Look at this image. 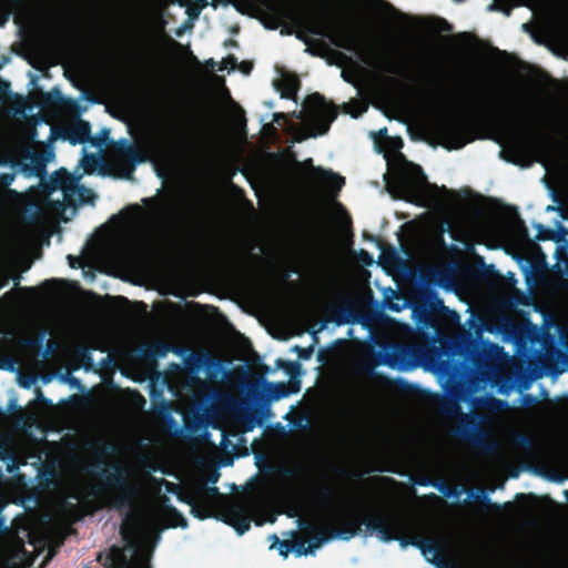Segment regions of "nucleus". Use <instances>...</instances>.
<instances>
[{
	"mask_svg": "<svg viewBox=\"0 0 568 568\" xmlns=\"http://www.w3.org/2000/svg\"><path fill=\"white\" fill-rule=\"evenodd\" d=\"M359 256H361V260L365 263H371L372 262V256L369 255L368 252L364 251V250H361L359 252Z\"/></svg>",
	"mask_w": 568,
	"mask_h": 568,
	"instance_id": "obj_50",
	"label": "nucleus"
},
{
	"mask_svg": "<svg viewBox=\"0 0 568 568\" xmlns=\"http://www.w3.org/2000/svg\"><path fill=\"white\" fill-rule=\"evenodd\" d=\"M11 280V274L7 270H0V288L7 286Z\"/></svg>",
	"mask_w": 568,
	"mask_h": 568,
	"instance_id": "obj_43",
	"label": "nucleus"
},
{
	"mask_svg": "<svg viewBox=\"0 0 568 568\" xmlns=\"http://www.w3.org/2000/svg\"><path fill=\"white\" fill-rule=\"evenodd\" d=\"M290 276H291V274L286 273L285 276H284V280H287Z\"/></svg>",
	"mask_w": 568,
	"mask_h": 568,
	"instance_id": "obj_63",
	"label": "nucleus"
},
{
	"mask_svg": "<svg viewBox=\"0 0 568 568\" xmlns=\"http://www.w3.org/2000/svg\"><path fill=\"white\" fill-rule=\"evenodd\" d=\"M382 68L387 73L399 75H406L410 70L406 60L395 61L386 59L383 61Z\"/></svg>",
	"mask_w": 568,
	"mask_h": 568,
	"instance_id": "obj_25",
	"label": "nucleus"
},
{
	"mask_svg": "<svg viewBox=\"0 0 568 568\" xmlns=\"http://www.w3.org/2000/svg\"><path fill=\"white\" fill-rule=\"evenodd\" d=\"M227 44L236 47L237 42L235 40H229Z\"/></svg>",
	"mask_w": 568,
	"mask_h": 568,
	"instance_id": "obj_60",
	"label": "nucleus"
},
{
	"mask_svg": "<svg viewBox=\"0 0 568 568\" xmlns=\"http://www.w3.org/2000/svg\"><path fill=\"white\" fill-rule=\"evenodd\" d=\"M514 442L516 444V446L523 448V449H526V450H530L534 448L535 446V442L532 439V437L528 434H517L514 438Z\"/></svg>",
	"mask_w": 568,
	"mask_h": 568,
	"instance_id": "obj_32",
	"label": "nucleus"
},
{
	"mask_svg": "<svg viewBox=\"0 0 568 568\" xmlns=\"http://www.w3.org/2000/svg\"><path fill=\"white\" fill-rule=\"evenodd\" d=\"M184 427L186 428V430H189L191 433H196L200 429V422H199V419L185 418Z\"/></svg>",
	"mask_w": 568,
	"mask_h": 568,
	"instance_id": "obj_41",
	"label": "nucleus"
},
{
	"mask_svg": "<svg viewBox=\"0 0 568 568\" xmlns=\"http://www.w3.org/2000/svg\"><path fill=\"white\" fill-rule=\"evenodd\" d=\"M489 122L506 134L510 141V151L517 156L530 153L545 154L551 149L554 138L546 132L540 118L494 110L488 114Z\"/></svg>",
	"mask_w": 568,
	"mask_h": 568,
	"instance_id": "obj_2",
	"label": "nucleus"
},
{
	"mask_svg": "<svg viewBox=\"0 0 568 568\" xmlns=\"http://www.w3.org/2000/svg\"><path fill=\"white\" fill-rule=\"evenodd\" d=\"M270 17L274 20L271 29H276L284 20H291L298 30L296 38L306 44L305 52L323 57L320 52L327 48L323 39L310 38L308 34L328 38L337 48L362 53L369 52L364 33L353 20L333 23L323 11L297 7L291 0H261Z\"/></svg>",
	"mask_w": 568,
	"mask_h": 568,
	"instance_id": "obj_1",
	"label": "nucleus"
},
{
	"mask_svg": "<svg viewBox=\"0 0 568 568\" xmlns=\"http://www.w3.org/2000/svg\"><path fill=\"white\" fill-rule=\"evenodd\" d=\"M47 331L42 329L37 336L28 337L22 343L26 346L40 348L42 346V343L45 338Z\"/></svg>",
	"mask_w": 568,
	"mask_h": 568,
	"instance_id": "obj_33",
	"label": "nucleus"
},
{
	"mask_svg": "<svg viewBox=\"0 0 568 568\" xmlns=\"http://www.w3.org/2000/svg\"><path fill=\"white\" fill-rule=\"evenodd\" d=\"M68 260H69V262H70V266H71V267H75V264H74V263L78 261V260H77V257H74V256H72V255H69V256H68Z\"/></svg>",
	"mask_w": 568,
	"mask_h": 568,
	"instance_id": "obj_55",
	"label": "nucleus"
},
{
	"mask_svg": "<svg viewBox=\"0 0 568 568\" xmlns=\"http://www.w3.org/2000/svg\"><path fill=\"white\" fill-rule=\"evenodd\" d=\"M293 351L297 353V355H298V357L301 359H308L312 356V353H313V348L312 347L304 348V347H301L298 345H295L293 347Z\"/></svg>",
	"mask_w": 568,
	"mask_h": 568,
	"instance_id": "obj_38",
	"label": "nucleus"
},
{
	"mask_svg": "<svg viewBox=\"0 0 568 568\" xmlns=\"http://www.w3.org/2000/svg\"><path fill=\"white\" fill-rule=\"evenodd\" d=\"M266 389L270 398L274 400H278L290 395V390L287 389V386L284 383H268L266 385Z\"/></svg>",
	"mask_w": 568,
	"mask_h": 568,
	"instance_id": "obj_27",
	"label": "nucleus"
},
{
	"mask_svg": "<svg viewBox=\"0 0 568 568\" xmlns=\"http://www.w3.org/2000/svg\"><path fill=\"white\" fill-rule=\"evenodd\" d=\"M138 74L142 80H150L154 74V60L146 51L136 57Z\"/></svg>",
	"mask_w": 568,
	"mask_h": 568,
	"instance_id": "obj_19",
	"label": "nucleus"
},
{
	"mask_svg": "<svg viewBox=\"0 0 568 568\" xmlns=\"http://www.w3.org/2000/svg\"><path fill=\"white\" fill-rule=\"evenodd\" d=\"M440 318H447L452 323H457L459 321V315L456 311H452L448 308V312L443 313Z\"/></svg>",
	"mask_w": 568,
	"mask_h": 568,
	"instance_id": "obj_45",
	"label": "nucleus"
},
{
	"mask_svg": "<svg viewBox=\"0 0 568 568\" xmlns=\"http://www.w3.org/2000/svg\"><path fill=\"white\" fill-rule=\"evenodd\" d=\"M54 470L53 468L49 467L40 471V478L41 480H47L48 483L53 478Z\"/></svg>",
	"mask_w": 568,
	"mask_h": 568,
	"instance_id": "obj_46",
	"label": "nucleus"
},
{
	"mask_svg": "<svg viewBox=\"0 0 568 568\" xmlns=\"http://www.w3.org/2000/svg\"><path fill=\"white\" fill-rule=\"evenodd\" d=\"M423 355V347L416 344L385 343L382 349L374 356L372 363L362 365V371L372 375L378 365H387L392 368L407 367Z\"/></svg>",
	"mask_w": 568,
	"mask_h": 568,
	"instance_id": "obj_6",
	"label": "nucleus"
},
{
	"mask_svg": "<svg viewBox=\"0 0 568 568\" xmlns=\"http://www.w3.org/2000/svg\"><path fill=\"white\" fill-rule=\"evenodd\" d=\"M171 343L165 341H154L145 344L140 348L141 356L146 362H155L158 358H163L170 353Z\"/></svg>",
	"mask_w": 568,
	"mask_h": 568,
	"instance_id": "obj_18",
	"label": "nucleus"
},
{
	"mask_svg": "<svg viewBox=\"0 0 568 568\" xmlns=\"http://www.w3.org/2000/svg\"><path fill=\"white\" fill-rule=\"evenodd\" d=\"M170 353H173L178 356H184L186 353H189V348L185 346L171 344Z\"/></svg>",
	"mask_w": 568,
	"mask_h": 568,
	"instance_id": "obj_44",
	"label": "nucleus"
},
{
	"mask_svg": "<svg viewBox=\"0 0 568 568\" xmlns=\"http://www.w3.org/2000/svg\"><path fill=\"white\" fill-rule=\"evenodd\" d=\"M337 521L339 524L337 527L327 526L311 534V538L307 545V550L310 554H314L316 549L321 548L325 542L333 538L349 540L351 538L361 534L358 515L353 513L343 514L337 517Z\"/></svg>",
	"mask_w": 568,
	"mask_h": 568,
	"instance_id": "obj_7",
	"label": "nucleus"
},
{
	"mask_svg": "<svg viewBox=\"0 0 568 568\" xmlns=\"http://www.w3.org/2000/svg\"><path fill=\"white\" fill-rule=\"evenodd\" d=\"M9 163H10V160L8 158H4V156L0 158V166L8 165ZM14 178H16L14 172H9V173L0 172V187L6 189V193L9 195H17V192L14 190L9 189V186L13 182Z\"/></svg>",
	"mask_w": 568,
	"mask_h": 568,
	"instance_id": "obj_26",
	"label": "nucleus"
},
{
	"mask_svg": "<svg viewBox=\"0 0 568 568\" xmlns=\"http://www.w3.org/2000/svg\"><path fill=\"white\" fill-rule=\"evenodd\" d=\"M210 357L211 359H205L203 368L206 369L207 376L210 378H215L222 371V361L211 353Z\"/></svg>",
	"mask_w": 568,
	"mask_h": 568,
	"instance_id": "obj_28",
	"label": "nucleus"
},
{
	"mask_svg": "<svg viewBox=\"0 0 568 568\" xmlns=\"http://www.w3.org/2000/svg\"><path fill=\"white\" fill-rule=\"evenodd\" d=\"M303 164L310 170L306 175V184L310 189H317L320 184H326L329 189L338 192L345 185L344 176L336 174L332 170L313 165L312 159L305 160Z\"/></svg>",
	"mask_w": 568,
	"mask_h": 568,
	"instance_id": "obj_14",
	"label": "nucleus"
},
{
	"mask_svg": "<svg viewBox=\"0 0 568 568\" xmlns=\"http://www.w3.org/2000/svg\"><path fill=\"white\" fill-rule=\"evenodd\" d=\"M165 513L168 517L172 520V527L186 526V520L182 516V514L173 506H165Z\"/></svg>",
	"mask_w": 568,
	"mask_h": 568,
	"instance_id": "obj_31",
	"label": "nucleus"
},
{
	"mask_svg": "<svg viewBox=\"0 0 568 568\" xmlns=\"http://www.w3.org/2000/svg\"><path fill=\"white\" fill-rule=\"evenodd\" d=\"M47 158L42 152L27 151L20 162L21 171L27 176L43 178L47 173Z\"/></svg>",
	"mask_w": 568,
	"mask_h": 568,
	"instance_id": "obj_16",
	"label": "nucleus"
},
{
	"mask_svg": "<svg viewBox=\"0 0 568 568\" xmlns=\"http://www.w3.org/2000/svg\"><path fill=\"white\" fill-rule=\"evenodd\" d=\"M207 64H211V65H214V60L213 59H210L206 61Z\"/></svg>",
	"mask_w": 568,
	"mask_h": 568,
	"instance_id": "obj_62",
	"label": "nucleus"
},
{
	"mask_svg": "<svg viewBox=\"0 0 568 568\" xmlns=\"http://www.w3.org/2000/svg\"><path fill=\"white\" fill-rule=\"evenodd\" d=\"M223 258L227 262H234L236 258V255L233 251H225L223 254Z\"/></svg>",
	"mask_w": 568,
	"mask_h": 568,
	"instance_id": "obj_49",
	"label": "nucleus"
},
{
	"mask_svg": "<svg viewBox=\"0 0 568 568\" xmlns=\"http://www.w3.org/2000/svg\"><path fill=\"white\" fill-rule=\"evenodd\" d=\"M270 538L273 539L271 548L276 547L280 555L286 558L291 551L294 549V542L291 540H280L276 535H272Z\"/></svg>",
	"mask_w": 568,
	"mask_h": 568,
	"instance_id": "obj_30",
	"label": "nucleus"
},
{
	"mask_svg": "<svg viewBox=\"0 0 568 568\" xmlns=\"http://www.w3.org/2000/svg\"><path fill=\"white\" fill-rule=\"evenodd\" d=\"M316 493L317 496L325 501L333 500L335 496L333 488L327 484L318 486Z\"/></svg>",
	"mask_w": 568,
	"mask_h": 568,
	"instance_id": "obj_35",
	"label": "nucleus"
},
{
	"mask_svg": "<svg viewBox=\"0 0 568 568\" xmlns=\"http://www.w3.org/2000/svg\"><path fill=\"white\" fill-rule=\"evenodd\" d=\"M298 528L307 534H313L317 530V526L308 519H298Z\"/></svg>",
	"mask_w": 568,
	"mask_h": 568,
	"instance_id": "obj_37",
	"label": "nucleus"
},
{
	"mask_svg": "<svg viewBox=\"0 0 568 568\" xmlns=\"http://www.w3.org/2000/svg\"><path fill=\"white\" fill-rule=\"evenodd\" d=\"M51 185L53 189H59L67 193L68 191L73 190L74 180L67 170L60 169L52 174Z\"/></svg>",
	"mask_w": 568,
	"mask_h": 568,
	"instance_id": "obj_21",
	"label": "nucleus"
},
{
	"mask_svg": "<svg viewBox=\"0 0 568 568\" xmlns=\"http://www.w3.org/2000/svg\"><path fill=\"white\" fill-rule=\"evenodd\" d=\"M505 13H506V14H509V13H510V8L506 9V10H505Z\"/></svg>",
	"mask_w": 568,
	"mask_h": 568,
	"instance_id": "obj_64",
	"label": "nucleus"
},
{
	"mask_svg": "<svg viewBox=\"0 0 568 568\" xmlns=\"http://www.w3.org/2000/svg\"><path fill=\"white\" fill-rule=\"evenodd\" d=\"M293 542H294L293 550L296 552L297 556L310 554V551L307 550L306 540H297V541H293Z\"/></svg>",
	"mask_w": 568,
	"mask_h": 568,
	"instance_id": "obj_39",
	"label": "nucleus"
},
{
	"mask_svg": "<svg viewBox=\"0 0 568 568\" xmlns=\"http://www.w3.org/2000/svg\"><path fill=\"white\" fill-rule=\"evenodd\" d=\"M205 490H206L210 495H212V496H215V495H217V494H219V488H216V487H207V488H205Z\"/></svg>",
	"mask_w": 568,
	"mask_h": 568,
	"instance_id": "obj_53",
	"label": "nucleus"
},
{
	"mask_svg": "<svg viewBox=\"0 0 568 568\" xmlns=\"http://www.w3.org/2000/svg\"><path fill=\"white\" fill-rule=\"evenodd\" d=\"M435 131L442 145L448 150H458L475 140L474 125L459 118H444L435 123Z\"/></svg>",
	"mask_w": 568,
	"mask_h": 568,
	"instance_id": "obj_8",
	"label": "nucleus"
},
{
	"mask_svg": "<svg viewBox=\"0 0 568 568\" xmlns=\"http://www.w3.org/2000/svg\"><path fill=\"white\" fill-rule=\"evenodd\" d=\"M191 61L194 62L195 64H200V61L197 60V58L195 55H193L191 53Z\"/></svg>",
	"mask_w": 568,
	"mask_h": 568,
	"instance_id": "obj_59",
	"label": "nucleus"
},
{
	"mask_svg": "<svg viewBox=\"0 0 568 568\" xmlns=\"http://www.w3.org/2000/svg\"><path fill=\"white\" fill-rule=\"evenodd\" d=\"M536 403H537V399H536V397H534L532 395H530V394H526V395H524V397H523V404H524L525 406L530 407V406L536 405Z\"/></svg>",
	"mask_w": 568,
	"mask_h": 568,
	"instance_id": "obj_47",
	"label": "nucleus"
},
{
	"mask_svg": "<svg viewBox=\"0 0 568 568\" xmlns=\"http://www.w3.org/2000/svg\"><path fill=\"white\" fill-rule=\"evenodd\" d=\"M102 133H103V139H104V138H106V136L109 135V131H108V130H105V129L102 131Z\"/></svg>",
	"mask_w": 568,
	"mask_h": 568,
	"instance_id": "obj_61",
	"label": "nucleus"
},
{
	"mask_svg": "<svg viewBox=\"0 0 568 568\" xmlns=\"http://www.w3.org/2000/svg\"><path fill=\"white\" fill-rule=\"evenodd\" d=\"M236 67H237V59L233 54H230L223 59L220 70H224L226 68L235 69Z\"/></svg>",
	"mask_w": 568,
	"mask_h": 568,
	"instance_id": "obj_40",
	"label": "nucleus"
},
{
	"mask_svg": "<svg viewBox=\"0 0 568 568\" xmlns=\"http://www.w3.org/2000/svg\"><path fill=\"white\" fill-rule=\"evenodd\" d=\"M11 280L14 282V285L18 286L20 283V280H21V275L20 274L11 275Z\"/></svg>",
	"mask_w": 568,
	"mask_h": 568,
	"instance_id": "obj_54",
	"label": "nucleus"
},
{
	"mask_svg": "<svg viewBox=\"0 0 568 568\" xmlns=\"http://www.w3.org/2000/svg\"><path fill=\"white\" fill-rule=\"evenodd\" d=\"M356 318V315L352 307L349 306H342L336 311V317L334 318L335 323L346 324V323H354Z\"/></svg>",
	"mask_w": 568,
	"mask_h": 568,
	"instance_id": "obj_29",
	"label": "nucleus"
},
{
	"mask_svg": "<svg viewBox=\"0 0 568 568\" xmlns=\"http://www.w3.org/2000/svg\"><path fill=\"white\" fill-rule=\"evenodd\" d=\"M68 140L73 145L89 142L93 146H101L103 143V139L100 140L91 136L90 123L81 119L70 126Z\"/></svg>",
	"mask_w": 568,
	"mask_h": 568,
	"instance_id": "obj_17",
	"label": "nucleus"
},
{
	"mask_svg": "<svg viewBox=\"0 0 568 568\" xmlns=\"http://www.w3.org/2000/svg\"><path fill=\"white\" fill-rule=\"evenodd\" d=\"M439 490L447 497L453 496V490L444 483L439 485Z\"/></svg>",
	"mask_w": 568,
	"mask_h": 568,
	"instance_id": "obj_48",
	"label": "nucleus"
},
{
	"mask_svg": "<svg viewBox=\"0 0 568 568\" xmlns=\"http://www.w3.org/2000/svg\"><path fill=\"white\" fill-rule=\"evenodd\" d=\"M116 153L120 156L121 176L124 179H132L135 165L144 163L149 159L144 150L126 140L119 142Z\"/></svg>",
	"mask_w": 568,
	"mask_h": 568,
	"instance_id": "obj_13",
	"label": "nucleus"
},
{
	"mask_svg": "<svg viewBox=\"0 0 568 568\" xmlns=\"http://www.w3.org/2000/svg\"><path fill=\"white\" fill-rule=\"evenodd\" d=\"M453 348L465 362L477 369L490 367L498 358L503 347L488 341H478L471 334H464L453 341Z\"/></svg>",
	"mask_w": 568,
	"mask_h": 568,
	"instance_id": "obj_5",
	"label": "nucleus"
},
{
	"mask_svg": "<svg viewBox=\"0 0 568 568\" xmlns=\"http://www.w3.org/2000/svg\"><path fill=\"white\" fill-rule=\"evenodd\" d=\"M424 179H425V176L423 174L422 168L418 165H414L413 172L403 170L398 174L399 184L405 189L414 187L417 183H419Z\"/></svg>",
	"mask_w": 568,
	"mask_h": 568,
	"instance_id": "obj_22",
	"label": "nucleus"
},
{
	"mask_svg": "<svg viewBox=\"0 0 568 568\" xmlns=\"http://www.w3.org/2000/svg\"><path fill=\"white\" fill-rule=\"evenodd\" d=\"M445 312H448V307L445 306L444 301L438 297L436 292H425L413 306L416 322L425 328H435L437 320Z\"/></svg>",
	"mask_w": 568,
	"mask_h": 568,
	"instance_id": "obj_10",
	"label": "nucleus"
},
{
	"mask_svg": "<svg viewBox=\"0 0 568 568\" xmlns=\"http://www.w3.org/2000/svg\"><path fill=\"white\" fill-rule=\"evenodd\" d=\"M206 358L211 359L210 352L207 351H201L199 353L189 352L187 356L184 358V364L189 371L196 373L203 368Z\"/></svg>",
	"mask_w": 568,
	"mask_h": 568,
	"instance_id": "obj_23",
	"label": "nucleus"
},
{
	"mask_svg": "<svg viewBox=\"0 0 568 568\" xmlns=\"http://www.w3.org/2000/svg\"><path fill=\"white\" fill-rule=\"evenodd\" d=\"M474 499L480 504H483L487 508L499 509V505L493 504L485 493V490L480 489L478 493L473 495Z\"/></svg>",
	"mask_w": 568,
	"mask_h": 568,
	"instance_id": "obj_34",
	"label": "nucleus"
},
{
	"mask_svg": "<svg viewBox=\"0 0 568 568\" xmlns=\"http://www.w3.org/2000/svg\"><path fill=\"white\" fill-rule=\"evenodd\" d=\"M217 478H219V473H214V474L210 477V480H211L212 483H215V481H217Z\"/></svg>",
	"mask_w": 568,
	"mask_h": 568,
	"instance_id": "obj_57",
	"label": "nucleus"
},
{
	"mask_svg": "<svg viewBox=\"0 0 568 568\" xmlns=\"http://www.w3.org/2000/svg\"><path fill=\"white\" fill-rule=\"evenodd\" d=\"M503 404H504L503 400L490 397L484 402V405L481 408L489 410V412H499L501 409Z\"/></svg>",
	"mask_w": 568,
	"mask_h": 568,
	"instance_id": "obj_36",
	"label": "nucleus"
},
{
	"mask_svg": "<svg viewBox=\"0 0 568 568\" xmlns=\"http://www.w3.org/2000/svg\"><path fill=\"white\" fill-rule=\"evenodd\" d=\"M417 483L422 486H427L429 484L428 479H420Z\"/></svg>",
	"mask_w": 568,
	"mask_h": 568,
	"instance_id": "obj_58",
	"label": "nucleus"
},
{
	"mask_svg": "<svg viewBox=\"0 0 568 568\" xmlns=\"http://www.w3.org/2000/svg\"><path fill=\"white\" fill-rule=\"evenodd\" d=\"M143 203L149 206L150 213L160 230L172 232L178 229L181 221V212L173 200L150 197L144 199Z\"/></svg>",
	"mask_w": 568,
	"mask_h": 568,
	"instance_id": "obj_11",
	"label": "nucleus"
},
{
	"mask_svg": "<svg viewBox=\"0 0 568 568\" xmlns=\"http://www.w3.org/2000/svg\"><path fill=\"white\" fill-rule=\"evenodd\" d=\"M251 69H252V65H251V64H248V63H246V62H243V63H242V68H241V70H242L244 73L248 74V73L251 72Z\"/></svg>",
	"mask_w": 568,
	"mask_h": 568,
	"instance_id": "obj_52",
	"label": "nucleus"
},
{
	"mask_svg": "<svg viewBox=\"0 0 568 568\" xmlns=\"http://www.w3.org/2000/svg\"><path fill=\"white\" fill-rule=\"evenodd\" d=\"M359 528L365 526L366 534H376L382 541L389 542L397 540L405 548L414 546L418 548L424 556L434 552L435 557L428 559L437 568H446L445 560L440 555V547L433 540L423 538L420 535H406L410 529V524L400 515L395 513H384L376 510L374 513L359 516Z\"/></svg>",
	"mask_w": 568,
	"mask_h": 568,
	"instance_id": "obj_3",
	"label": "nucleus"
},
{
	"mask_svg": "<svg viewBox=\"0 0 568 568\" xmlns=\"http://www.w3.org/2000/svg\"><path fill=\"white\" fill-rule=\"evenodd\" d=\"M283 475L286 477H293L295 475V469L293 468H284Z\"/></svg>",
	"mask_w": 568,
	"mask_h": 568,
	"instance_id": "obj_51",
	"label": "nucleus"
},
{
	"mask_svg": "<svg viewBox=\"0 0 568 568\" xmlns=\"http://www.w3.org/2000/svg\"><path fill=\"white\" fill-rule=\"evenodd\" d=\"M113 468L114 471L103 468L101 473L105 485L116 489L113 505L116 508L131 506L135 500L136 489L129 483L124 468L120 465H113Z\"/></svg>",
	"mask_w": 568,
	"mask_h": 568,
	"instance_id": "obj_12",
	"label": "nucleus"
},
{
	"mask_svg": "<svg viewBox=\"0 0 568 568\" xmlns=\"http://www.w3.org/2000/svg\"><path fill=\"white\" fill-rule=\"evenodd\" d=\"M500 153H501V155H504V152H503V151H501ZM503 158H504L506 161H508V162H511V163L518 164V160H517V159H510V158H508V156H503Z\"/></svg>",
	"mask_w": 568,
	"mask_h": 568,
	"instance_id": "obj_56",
	"label": "nucleus"
},
{
	"mask_svg": "<svg viewBox=\"0 0 568 568\" xmlns=\"http://www.w3.org/2000/svg\"><path fill=\"white\" fill-rule=\"evenodd\" d=\"M305 108L310 113L308 124L311 126V136L324 135L328 132L332 122L338 115V109L329 103L320 93H312L305 100Z\"/></svg>",
	"mask_w": 568,
	"mask_h": 568,
	"instance_id": "obj_9",
	"label": "nucleus"
},
{
	"mask_svg": "<svg viewBox=\"0 0 568 568\" xmlns=\"http://www.w3.org/2000/svg\"><path fill=\"white\" fill-rule=\"evenodd\" d=\"M223 521L232 526L239 535L245 534L251 528V517L241 504L230 505L223 515Z\"/></svg>",
	"mask_w": 568,
	"mask_h": 568,
	"instance_id": "obj_15",
	"label": "nucleus"
},
{
	"mask_svg": "<svg viewBox=\"0 0 568 568\" xmlns=\"http://www.w3.org/2000/svg\"><path fill=\"white\" fill-rule=\"evenodd\" d=\"M440 410L444 415L458 418L457 424L452 429L453 437L485 454H493L497 450L498 443L491 429L486 427L490 423L488 414L479 412L463 413L459 405L448 398L444 399Z\"/></svg>",
	"mask_w": 568,
	"mask_h": 568,
	"instance_id": "obj_4",
	"label": "nucleus"
},
{
	"mask_svg": "<svg viewBox=\"0 0 568 568\" xmlns=\"http://www.w3.org/2000/svg\"><path fill=\"white\" fill-rule=\"evenodd\" d=\"M179 498L191 506V513L194 517L200 519L211 517V508L205 503L201 501L197 496L189 495Z\"/></svg>",
	"mask_w": 568,
	"mask_h": 568,
	"instance_id": "obj_20",
	"label": "nucleus"
},
{
	"mask_svg": "<svg viewBox=\"0 0 568 568\" xmlns=\"http://www.w3.org/2000/svg\"><path fill=\"white\" fill-rule=\"evenodd\" d=\"M301 87V82L296 77L284 78L281 82L282 98L292 99L296 98L297 91Z\"/></svg>",
	"mask_w": 568,
	"mask_h": 568,
	"instance_id": "obj_24",
	"label": "nucleus"
},
{
	"mask_svg": "<svg viewBox=\"0 0 568 568\" xmlns=\"http://www.w3.org/2000/svg\"><path fill=\"white\" fill-rule=\"evenodd\" d=\"M285 368L287 373L293 377L300 372L301 365L297 362H288L285 363Z\"/></svg>",
	"mask_w": 568,
	"mask_h": 568,
	"instance_id": "obj_42",
	"label": "nucleus"
}]
</instances>
